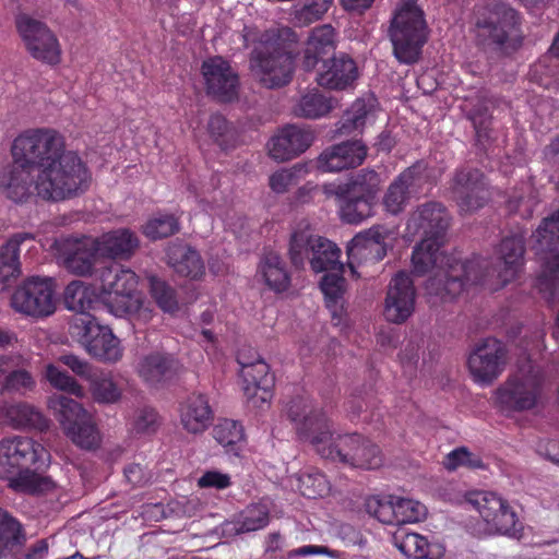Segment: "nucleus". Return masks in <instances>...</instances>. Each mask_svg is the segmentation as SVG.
Here are the masks:
<instances>
[{
    "label": "nucleus",
    "mask_w": 559,
    "mask_h": 559,
    "mask_svg": "<svg viewBox=\"0 0 559 559\" xmlns=\"http://www.w3.org/2000/svg\"><path fill=\"white\" fill-rule=\"evenodd\" d=\"M13 162L37 170L34 179L36 195L50 202L71 200L85 193L91 173L73 151H66L63 136L51 128L22 131L10 148Z\"/></svg>",
    "instance_id": "nucleus-1"
},
{
    "label": "nucleus",
    "mask_w": 559,
    "mask_h": 559,
    "mask_svg": "<svg viewBox=\"0 0 559 559\" xmlns=\"http://www.w3.org/2000/svg\"><path fill=\"white\" fill-rule=\"evenodd\" d=\"M298 37L288 27L266 33L250 53V70L263 87L276 90L288 85L295 72V49Z\"/></svg>",
    "instance_id": "nucleus-2"
},
{
    "label": "nucleus",
    "mask_w": 559,
    "mask_h": 559,
    "mask_svg": "<svg viewBox=\"0 0 559 559\" xmlns=\"http://www.w3.org/2000/svg\"><path fill=\"white\" fill-rule=\"evenodd\" d=\"M475 29L477 45L497 55L509 56L523 44L521 17L504 3H496L478 16Z\"/></svg>",
    "instance_id": "nucleus-3"
},
{
    "label": "nucleus",
    "mask_w": 559,
    "mask_h": 559,
    "mask_svg": "<svg viewBox=\"0 0 559 559\" xmlns=\"http://www.w3.org/2000/svg\"><path fill=\"white\" fill-rule=\"evenodd\" d=\"M393 55L405 64L418 61L427 41V24L417 0H402L397 5L389 28Z\"/></svg>",
    "instance_id": "nucleus-4"
},
{
    "label": "nucleus",
    "mask_w": 559,
    "mask_h": 559,
    "mask_svg": "<svg viewBox=\"0 0 559 559\" xmlns=\"http://www.w3.org/2000/svg\"><path fill=\"white\" fill-rule=\"evenodd\" d=\"M533 250L543 260L537 288L549 301L559 299V210L544 217L532 234Z\"/></svg>",
    "instance_id": "nucleus-5"
},
{
    "label": "nucleus",
    "mask_w": 559,
    "mask_h": 559,
    "mask_svg": "<svg viewBox=\"0 0 559 559\" xmlns=\"http://www.w3.org/2000/svg\"><path fill=\"white\" fill-rule=\"evenodd\" d=\"M95 281L100 284L103 302L109 312L126 317L139 311L141 302L135 295L138 278L134 272L109 263L96 271Z\"/></svg>",
    "instance_id": "nucleus-6"
},
{
    "label": "nucleus",
    "mask_w": 559,
    "mask_h": 559,
    "mask_svg": "<svg viewBox=\"0 0 559 559\" xmlns=\"http://www.w3.org/2000/svg\"><path fill=\"white\" fill-rule=\"evenodd\" d=\"M543 372L531 360L522 362L496 391L503 411L523 412L534 408L543 391Z\"/></svg>",
    "instance_id": "nucleus-7"
},
{
    "label": "nucleus",
    "mask_w": 559,
    "mask_h": 559,
    "mask_svg": "<svg viewBox=\"0 0 559 559\" xmlns=\"http://www.w3.org/2000/svg\"><path fill=\"white\" fill-rule=\"evenodd\" d=\"M12 453L22 468L21 489L31 492H45L55 487L53 481L38 472L49 465L50 454L45 447L27 437L7 438Z\"/></svg>",
    "instance_id": "nucleus-8"
},
{
    "label": "nucleus",
    "mask_w": 559,
    "mask_h": 559,
    "mask_svg": "<svg viewBox=\"0 0 559 559\" xmlns=\"http://www.w3.org/2000/svg\"><path fill=\"white\" fill-rule=\"evenodd\" d=\"M449 185L451 198L461 213L475 212L490 199L489 182L476 167L463 165L456 168Z\"/></svg>",
    "instance_id": "nucleus-9"
},
{
    "label": "nucleus",
    "mask_w": 559,
    "mask_h": 559,
    "mask_svg": "<svg viewBox=\"0 0 559 559\" xmlns=\"http://www.w3.org/2000/svg\"><path fill=\"white\" fill-rule=\"evenodd\" d=\"M488 273L489 261L485 258L473 257L469 260L462 261L452 255L448 273H445L447 281L444 286L432 280L429 287L435 293V296L440 297L442 300H451L459 296L466 285L483 284Z\"/></svg>",
    "instance_id": "nucleus-10"
},
{
    "label": "nucleus",
    "mask_w": 559,
    "mask_h": 559,
    "mask_svg": "<svg viewBox=\"0 0 559 559\" xmlns=\"http://www.w3.org/2000/svg\"><path fill=\"white\" fill-rule=\"evenodd\" d=\"M71 329L87 353L98 360L116 362L122 357L120 341L92 317L75 318Z\"/></svg>",
    "instance_id": "nucleus-11"
},
{
    "label": "nucleus",
    "mask_w": 559,
    "mask_h": 559,
    "mask_svg": "<svg viewBox=\"0 0 559 559\" xmlns=\"http://www.w3.org/2000/svg\"><path fill=\"white\" fill-rule=\"evenodd\" d=\"M481 516L490 534L512 535L516 530L518 516L508 502L490 491H473L465 496Z\"/></svg>",
    "instance_id": "nucleus-12"
},
{
    "label": "nucleus",
    "mask_w": 559,
    "mask_h": 559,
    "mask_svg": "<svg viewBox=\"0 0 559 559\" xmlns=\"http://www.w3.org/2000/svg\"><path fill=\"white\" fill-rule=\"evenodd\" d=\"M507 354L506 345L495 337L479 341L467 359L473 380L480 385L491 384L503 372Z\"/></svg>",
    "instance_id": "nucleus-13"
},
{
    "label": "nucleus",
    "mask_w": 559,
    "mask_h": 559,
    "mask_svg": "<svg viewBox=\"0 0 559 559\" xmlns=\"http://www.w3.org/2000/svg\"><path fill=\"white\" fill-rule=\"evenodd\" d=\"M11 306L16 312L34 318L52 314L56 306L51 281L37 276L25 280L14 290Z\"/></svg>",
    "instance_id": "nucleus-14"
},
{
    "label": "nucleus",
    "mask_w": 559,
    "mask_h": 559,
    "mask_svg": "<svg viewBox=\"0 0 559 559\" xmlns=\"http://www.w3.org/2000/svg\"><path fill=\"white\" fill-rule=\"evenodd\" d=\"M16 27L31 56L48 64L60 61V45L56 35L41 21L26 14L16 17Z\"/></svg>",
    "instance_id": "nucleus-15"
},
{
    "label": "nucleus",
    "mask_w": 559,
    "mask_h": 559,
    "mask_svg": "<svg viewBox=\"0 0 559 559\" xmlns=\"http://www.w3.org/2000/svg\"><path fill=\"white\" fill-rule=\"evenodd\" d=\"M440 240L424 238L415 246L412 254L413 273L417 276L429 274L425 288L432 296H435V293L429 287L430 282L436 280L441 286H444L445 273H448L449 263L452 261V255L445 254L440 250Z\"/></svg>",
    "instance_id": "nucleus-16"
},
{
    "label": "nucleus",
    "mask_w": 559,
    "mask_h": 559,
    "mask_svg": "<svg viewBox=\"0 0 559 559\" xmlns=\"http://www.w3.org/2000/svg\"><path fill=\"white\" fill-rule=\"evenodd\" d=\"M206 93L219 103H231L239 96V75L222 57L210 58L202 63Z\"/></svg>",
    "instance_id": "nucleus-17"
},
{
    "label": "nucleus",
    "mask_w": 559,
    "mask_h": 559,
    "mask_svg": "<svg viewBox=\"0 0 559 559\" xmlns=\"http://www.w3.org/2000/svg\"><path fill=\"white\" fill-rule=\"evenodd\" d=\"M58 259L66 270L76 276H90L99 255L95 238L69 237L62 239L57 247Z\"/></svg>",
    "instance_id": "nucleus-18"
},
{
    "label": "nucleus",
    "mask_w": 559,
    "mask_h": 559,
    "mask_svg": "<svg viewBox=\"0 0 559 559\" xmlns=\"http://www.w3.org/2000/svg\"><path fill=\"white\" fill-rule=\"evenodd\" d=\"M389 230L381 226L372 227L356 235L347 245V265L352 275L358 277L356 267L362 263H376L386 254L385 240Z\"/></svg>",
    "instance_id": "nucleus-19"
},
{
    "label": "nucleus",
    "mask_w": 559,
    "mask_h": 559,
    "mask_svg": "<svg viewBox=\"0 0 559 559\" xmlns=\"http://www.w3.org/2000/svg\"><path fill=\"white\" fill-rule=\"evenodd\" d=\"M416 290L412 278L399 272L390 282L384 304V317L389 322L401 324L414 312Z\"/></svg>",
    "instance_id": "nucleus-20"
},
{
    "label": "nucleus",
    "mask_w": 559,
    "mask_h": 559,
    "mask_svg": "<svg viewBox=\"0 0 559 559\" xmlns=\"http://www.w3.org/2000/svg\"><path fill=\"white\" fill-rule=\"evenodd\" d=\"M450 225L447 207L438 201H428L418 205L409 215L406 228L413 235L421 234L424 238H440Z\"/></svg>",
    "instance_id": "nucleus-21"
},
{
    "label": "nucleus",
    "mask_w": 559,
    "mask_h": 559,
    "mask_svg": "<svg viewBox=\"0 0 559 559\" xmlns=\"http://www.w3.org/2000/svg\"><path fill=\"white\" fill-rule=\"evenodd\" d=\"M366 156L367 146L361 141H345L326 147L316 165L323 173H337L361 165Z\"/></svg>",
    "instance_id": "nucleus-22"
},
{
    "label": "nucleus",
    "mask_w": 559,
    "mask_h": 559,
    "mask_svg": "<svg viewBox=\"0 0 559 559\" xmlns=\"http://www.w3.org/2000/svg\"><path fill=\"white\" fill-rule=\"evenodd\" d=\"M322 432L320 435H309L311 437V445L316 452L325 460L340 462L346 465L350 464V455L361 442V436L357 433L337 436L333 438L330 423L324 426L321 424Z\"/></svg>",
    "instance_id": "nucleus-23"
},
{
    "label": "nucleus",
    "mask_w": 559,
    "mask_h": 559,
    "mask_svg": "<svg viewBox=\"0 0 559 559\" xmlns=\"http://www.w3.org/2000/svg\"><path fill=\"white\" fill-rule=\"evenodd\" d=\"M313 141L312 130L294 124L286 126L269 142V154L276 162H286L305 153Z\"/></svg>",
    "instance_id": "nucleus-24"
},
{
    "label": "nucleus",
    "mask_w": 559,
    "mask_h": 559,
    "mask_svg": "<svg viewBox=\"0 0 559 559\" xmlns=\"http://www.w3.org/2000/svg\"><path fill=\"white\" fill-rule=\"evenodd\" d=\"M358 78V69L355 61L345 53L332 56L318 69L317 83L329 90H345L352 86Z\"/></svg>",
    "instance_id": "nucleus-25"
},
{
    "label": "nucleus",
    "mask_w": 559,
    "mask_h": 559,
    "mask_svg": "<svg viewBox=\"0 0 559 559\" xmlns=\"http://www.w3.org/2000/svg\"><path fill=\"white\" fill-rule=\"evenodd\" d=\"M288 418L296 424L298 436L311 444V437L308 435H320L321 424L326 425L330 423L323 411L316 407L312 401L297 396L293 399L287 406Z\"/></svg>",
    "instance_id": "nucleus-26"
},
{
    "label": "nucleus",
    "mask_w": 559,
    "mask_h": 559,
    "mask_svg": "<svg viewBox=\"0 0 559 559\" xmlns=\"http://www.w3.org/2000/svg\"><path fill=\"white\" fill-rule=\"evenodd\" d=\"M237 360L241 366L240 374L247 384L245 388L247 394L254 399L261 391L259 399L265 403L271 397L270 390L274 384L269 365L261 358L250 359L245 350L238 353Z\"/></svg>",
    "instance_id": "nucleus-27"
},
{
    "label": "nucleus",
    "mask_w": 559,
    "mask_h": 559,
    "mask_svg": "<svg viewBox=\"0 0 559 559\" xmlns=\"http://www.w3.org/2000/svg\"><path fill=\"white\" fill-rule=\"evenodd\" d=\"M33 169L13 162L0 173V191L9 200L15 203H24L32 195L35 176Z\"/></svg>",
    "instance_id": "nucleus-28"
},
{
    "label": "nucleus",
    "mask_w": 559,
    "mask_h": 559,
    "mask_svg": "<svg viewBox=\"0 0 559 559\" xmlns=\"http://www.w3.org/2000/svg\"><path fill=\"white\" fill-rule=\"evenodd\" d=\"M1 391L9 394L26 395L36 388L32 370L19 359L0 358Z\"/></svg>",
    "instance_id": "nucleus-29"
},
{
    "label": "nucleus",
    "mask_w": 559,
    "mask_h": 559,
    "mask_svg": "<svg viewBox=\"0 0 559 559\" xmlns=\"http://www.w3.org/2000/svg\"><path fill=\"white\" fill-rule=\"evenodd\" d=\"M335 50V32L330 24L313 28L307 39L301 67L312 71L319 62L330 58Z\"/></svg>",
    "instance_id": "nucleus-30"
},
{
    "label": "nucleus",
    "mask_w": 559,
    "mask_h": 559,
    "mask_svg": "<svg viewBox=\"0 0 559 559\" xmlns=\"http://www.w3.org/2000/svg\"><path fill=\"white\" fill-rule=\"evenodd\" d=\"M35 235L27 231L15 233L0 247V283L17 278L21 273L20 252L22 248L31 249Z\"/></svg>",
    "instance_id": "nucleus-31"
},
{
    "label": "nucleus",
    "mask_w": 559,
    "mask_h": 559,
    "mask_svg": "<svg viewBox=\"0 0 559 559\" xmlns=\"http://www.w3.org/2000/svg\"><path fill=\"white\" fill-rule=\"evenodd\" d=\"M213 418V411L204 394L193 393L180 405V423L189 433H202L210 427Z\"/></svg>",
    "instance_id": "nucleus-32"
},
{
    "label": "nucleus",
    "mask_w": 559,
    "mask_h": 559,
    "mask_svg": "<svg viewBox=\"0 0 559 559\" xmlns=\"http://www.w3.org/2000/svg\"><path fill=\"white\" fill-rule=\"evenodd\" d=\"M180 368L179 361L173 355L156 352L140 360L138 372L146 383L157 385L175 378Z\"/></svg>",
    "instance_id": "nucleus-33"
},
{
    "label": "nucleus",
    "mask_w": 559,
    "mask_h": 559,
    "mask_svg": "<svg viewBox=\"0 0 559 559\" xmlns=\"http://www.w3.org/2000/svg\"><path fill=\"white\" fill-rule=\"evenodd\" d=\"M95 240L99 255L118 260H129L140 245L136 235L127 228L111 230Z\"/></svg>",
    "instance_id": "nucleus-34"
},
{
    "label": "nucleus",
    "mask_w": 559,
    "mask_h": 559,
    "mask_svg": "<svg viewBox=\"0 0 559 559\" xmlns=\"http://www.w3.org/2000/svg\"><path fill=\"white\" fill-rule=\"evenodd\" d=\"M0 423L15 429L34 428L43 431L49 427V423L44 415L36 407L24 402L1 403Z\"/></svg>",
    "instance_id": "nucleus-35"
},
{
    "label": "nucleus",
    "mask_w": 559,
    "mask_h": 559,
    "mask_svg": "<svg viewBox=\"0 0 559 559\" xmlns=\"http://www.w3.org/2000/svg\"><path fill=\"white\" fill-rule=\"evenodd\" d=\"M393 538L397 549L407 558L441 559L445 552L442 544L430 543L427 537L417 533L400 531Z\"/></svg>",
    "instance_id": "nucleus-36"
},
{
    "label": "nucleus",
    "mask_w": 559,
    "mask_h": 559,
    "mask_svg": "<svg viewBox=\"0 0 559 559\" xmlns=\"http://www.w3.org/2000/svg\"><path fill=\"white\" fill-rule=\"evenodd\" d=\"M167 259L168 264L181 276L197 280L204 273V263L200 253L187 245L169 246Z\"/></svg>",
    "instance_id": "nucleus-37"
},
{
    "label": "nucleus",
    "mask_w": 559,
    "mask_h": 559,
    "mask_svg": "<svg viewBox=\"0 0 559 559\" xmlns=\"http://www.w3.org/2000/svg\"><path fill=\"white\" fill-rule=\"evenodd\" d=\"M48 407L67 435L91 415L81 403L62 394H53L48 400Z\"/></svg>",
    "instance_id": "nucleus-38"
},
{
    "label": "nucleus",
    "mask_w": 559,
    "mask_h": 559,
    "mask_svg": "<svg viewBox=\"0 0 559 559\" xmlns=\"http://www.w3.org/2000/svg\"><path fill=\"white\" fill-rule=\"evenodd\" d=\"M525 240L522 235H512L502 239L499 247L503 269L499 277L503 283L512 281L523 265Z\"/></svg>",
    "instance_id": "nucleus-39"
},
{
    "label": "nucleus",
    "mask_w": 559,
    "mask_h": 559,
    "mask_svg": "<svg viewBox=\"0 0 559 559\" xmlns=\"http://www.w3.org/2000/svg\"><path fill=\"white\" fill-rule=\"evenodd\" d=\"M373 109L370 100L356 99L342 115L333 129V136H348L360 133Z\"/></svg>",
    "instance_id": "nucleus-40"
},
{
    "label": "nucleus",
    "mask_w": 559,
    "mask_h": 559,
    "mask_svg": "<svg viewBox=\"0 0 559 559\" xmlns=\"http://www.w3.org/2000/svg\"><path fill=\"white\" fill-rule=\"evenodd\" d=\"M259 272L270 289L276 293L288 289L290 275L285 262L277 252L269 250L263 253L259 263Z\"/></svg>",
    "instance_id": "nucleus-41"
},
{
    "label": "nucleus",
    "mask_w": 559,
    "mask_h": 559,
    "mask_svg": "<svg viewBox=\"0 0 559 559\" xmlns=\"http://www.w3.org/2000/svg\"><path fill=\"white\" fill-rule=\"evenodd\" d=\"M25 542L26 535L21 523L0 509V559L15 555Z\"/></svg>",
    "instance_id": "nucleus-42"
},
{
    "label": "nucleus",
    "mask_w": 559,
    "mask_h": 559,
    "mask_svg": "<svg viewBox=\"0 0 559 559\" xmlns=\"http://www.w3.org/2000/svg\"><path fill=\"white\" fill-rule=\"evenodd\" d=\"M269 523V511L264 506L254 504L248 507L240 521H229L223 524L225 536H235L242 533L254 532L263 528Z\"/></svg>",
    "instance_id": "nucleus-43"
},
{
    "label": "nucleus",
    "mask_w": 559,
    "mask_h": 559,
    "mask_svg": "<svg viewBox=\"0 0 559 559\" xmlns=\"http://www.w3.org/2000/svg\"><path fill=\"white\" fill-rule=\"evenodd\" d=\"M310 265L316 273L337 270L343 271L344 265L338 261L341 250L335 243L326 238L320 237L314 247H310Z\"/></svg>",
    "instance_id": "nucleus-44"
},
{
    "label": "nucleus",
    "mask_w": 559,
    "mask_h": 559,
    "mask_svg": "<svg viewBox=\"0 0 559 559\" xmlns=\"http://www.w3.org/2000/svg\"><path fill=\"white\" fill-rule=\"evenodd\" d=\"M341 218L348 224H359L373 214V199L346 191L340 199Z\"/></svg>",
    "instance_id": "nucleus-45"
},
{
    "label": "nucleus",
    "mask_w": 559,
    "mask_h": 559,
    "mask_svg": "<svg viewBox=\"0 0 559 559\" xmlns=\"http://www.w3.org/2000/svg\"><path fill=\"white\" fill-rule=\"evenodd\" d=\"M320 237L321 236L313 235L308 225H305L304 227L299 226L293 231L289 241L288 254L290 262L295 267H304L306 260L310 261V247H314Z\"/></svg>",
    "instance_id": "nucleus-46"
},
{
    "label": "nucleus",
    "mask_w": 559,
    "mask_h": 559,
    "mask_svg": "<svg viewBox=\"0 0 559 559\" xmlns=\"http://www.w3.org/2000/svg\"><path fill=\"white\" fill-rule=\"evenodd\" d=\"M334 107L333 98L313 91L300 97L294 106V114L299 118L318 119L326 116Z\"/></svg>",
    "instance_id": "nucleus-47"
},
{
    "label": "nucleus",
    "mask_w": 559,
    "mask_h": 559,
    "mask_svg": "<svg viewBox=\"0 0 559 559\" xmlns=\"http://www.w3.org/2000/svg\"><path fill=\"white\" fill-rule=\"evenodd\" d=\"M397 182L405 189L412 198H418L420 194L426 193L427 188L430 186V175L428 166L424 162H416L397 178Z\"/></svg>",
    "instance_id": "nucleus-48"
},
{
    "label": "nucleus",
    "mask_w": 559,
    "mask_h": 559,
    "mask_svg": "<svg viewBox=\"0 0 559 559\" xmlns=\"http://www.w3.org/2000/svg\"><path fill=\"white\" fill-rule=\"evenodd\" d=\"M91 394L97 403L114 404L121 397V391L109 373L95 371L88 380Z\"/></svg>",
    "instance_id": "nucleus-49"
},
{
    "label": "nucleus",
    "mask_w": 559,
    "mask_h": 559,
    "mask_svg": "<svg viewBox=\"0 0 559 559\" xmlns=\"http://www.w3.org/2000/svg\"><path fill=\"white\" fill-rule=\"evenodd\" d=\"M320 287L324 294L326 307L333 316H336L343 307L345 278L340 273H326L321 280Z\"/></svg>",
    "instance_id": "nucleus-50"
},
{
    "label": "nucleus",
    "mask_w": 559,
    "mask_h": 559,
    "mask_svg": "<svg viewBox=\"0 0 559 559\" xmlns=\"http://www.w3.org/2000/svg\"><path fill=\"white\" fill-rule=\"evenodd\" d=\"M243 437L242 426L231 419L219 420L213 428V438L227 452H236L237 445L243 441Z\"/></svg>",
    "instance_id": "nucleus-51"
},
{
    "label": "nucleus",
    "mask_w": 559,
    "mask_h": 559,
    "mask_svg": "<svg viewBox=\"0 0 559 559\" xmlns=\"http://www.w3.org/2000/svg\"><path fill=\"white\" fill-rule=\"evenodd\" d=\"M148 281L151 295L157 306L164 312L173 313L177 311L179 308V302L176 289L166 281L157 276H151Z\"/></svg>",
    "instance_id": "nucleus-52"
},
{
    "label": "nucleus",
    "mask_w": 559,
    "mask_h": 559,
    "mask_svg": "<svg viewBox=\"0 0 559 559\" xmlns=\"http://www.w3.org/2000/svg\"><path fill=\"white\" fill-rule=\"evenodd\" d=\"M207 132L213 141L222 148L233 146L237 140L236 129L221 114L211 115L207 122Z\"/></svg>",
    "instance_id": "nucleus-53"
},
{
    "label": "nucleus",
    "mask_w": 559,
    "mask_h": 559,
    "mask_svg": "<svg viewBox=\"0 0 559 559\" xmlns=\"http://www.w3.org/2000/svg\"><path fill=\"white\" fill-rule=\"evenodd\" d=\"M383 463L379 448L368 439L361 438L358 450L350 455L349 466L364 469H376Z\"/></svg>",
    "instance_id": "nucleus-54"
},
{
    "label": "nucleus",
    "mask_w": 559,
    "mask_h": 559,
    "mask_svg": "<svg viewBox=\"0 0 559 559\" xmlns=\"http://www.w3.org/2000/svg\"><path fill=\"white\" fill-rule=\"evenodd\" d=\"M67 437L74 444L85 450H94L100 443V435L92 416L74 426V429L68 432Z\"/></svg>",
    "instance_id": "nucleus-55"
},
{
    "label": "nucleus",
    "mask_w": 559,
    "mask_h": 559,
    "mask_svg": "<svg viewBox=\"0 0 559 559\" xmlns=\"http://www.w3.org/2000/svg\"><path fill=\"white\" fill-rule=\"evenodd\" d=\"M44 377L49 384L57 390L64 391L76 397H83L85 395L84 389L74 378L52 364L45 367Z\"/></svg>",
    "instance_id": "nucleus-56"
},
{
    "label": "nucleus",
    "mask_w": 559,
    "mask_h": 559,
    "mask_svg": "<svg viewBox=\"0 0 559 559\" xmlns=\"http://www.w3.org/2000/svg\"><path fill=\"white\" fill-rule=\"evenodd\" d=\"M379 183L380 178L374 170L361 169L352 177L346 191L374 200Z\"/></svg>",
    "instance_id": "nucleus-57"
},
{
    "label": "nucleus",
    "mask_w": 559,
    "mask_h": 559,
    "mask_svg": "<svg viewBox=\"0 0 559 559\" xmlns=\"http://www.w3.org/2000/svg\"><path fill=\"white\" fill-rule=\"evenodd\" d=\"M333 0H305L301 7L295 8L294 21L298 26H307L323 17Z\"/></svg>",
    "instance_id": "nucleus-58"
},
{
    "label": "nucleus",
    "mask_w": 559,
    "mask_h": 559,
    "mask_svg": "<svg viewBox=\"0 0 559 559\" xmlns=\"http://www.w3.org/2000/svg\"><path fill=\"white\" fill-rule=\"evenodd\" d=\"M427 515V508L413 499L395 497V525L416 523Z\"/></svg>",
    "instance_id": "nucleus-59"
},
{
    "label": "nucleus",
    "mask_w": 559,
    "mask_h": 559,
    "mask_svg": "<svg viewBox=\"0 0 559 559\" xmlns=\"http://www.w3.org/2000/svg\"><path fill=\"white\" fill-rule=\"evenodd\" d=\"M91 304L88 290L83 282L73 281L66 287L64 305L69 310L81 313V317H87L85 312L91 308Z\"/></svg>",
    "instance_id": "nucleus-60"
},
{
    "label": "nucleus",
    "mask_w": 559,
    "mask_h": 559,
    "mask_svg": "<svg viewBox=\"0 0 559 559\" xmlns=\"http://www.w3.org/2000/svg\"><path fill=\"white\" fill-rule=\"evenodd\" d=\"M162 424L156 409L150 406H143L134 411L131 420V431L135 435H153Z\"/></svg>",
    "instance_id": "nucleus-61"
},
{
    "label": "nucleus",
    "mask_w": 559,
    "mask_h": 559,
    "mask_svg": "<svg viewBox=\"0 0 559 559\" xmlns=\"http://www.w3.org/2000/svg\"><path fill=\"white\" fill-rule=\"evenodd\" d=\"M366 511L379 522L395 525V496L370 497L366 500Z\"/></svg>",
    "instance_id": "nucleus-62"
},
{
    "label": "nucleus",
    "mask_w": 559,
    "mask_h": 559,
    "mask_svg": "<svg viewBox=\"0 0 559 559\" xmlns=\"http://www.w3.org/2000/svg\"><path fill=\"white\" fill-rule=\"evenodd\" d=\"M178 230L179 223L174 215H160L148 221L143 227L144 235L153 240L169 237Z\"/></svg>",
    "instance_id": "nucleus-63"
},
{
    "label": "nucleus",
    "mask_w": 559,
    "mask_h": 559,
    "mask_svg": "<svg viewBox=\"0 0 559 559\" xmlns=\"http://www.w3.org/2000/svg\"><path fill=\"white\" fill-rule=\"evenodd\" d=\"M23 475L20 463L12 453L7 439L0 441V478L14 479L17 477L16 485L21 487V476Z\"/></svg>",
    "instance_id": "nucleus-64"
}]
</instances>
